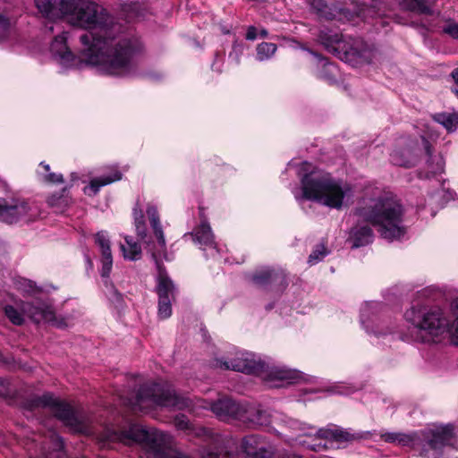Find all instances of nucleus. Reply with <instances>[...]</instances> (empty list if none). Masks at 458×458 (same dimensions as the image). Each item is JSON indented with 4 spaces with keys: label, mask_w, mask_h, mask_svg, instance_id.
Segmentation results:
<instances>
[{
    "label": "nucleus",
    "mask_w": 458,
    "mask_h": 458,
    "mask_svg": "<svg viewBox=\"0 0 458 458\" xmlns=\"http://www.w3.org/2000/svg\"><path fill=\"white\" fill-rule=\"evenodd\" d=\"M60 16L76 27L97 30L83 34L80 40L86 61L106 75L128 77L137 71L140 39L126 33L123 26L102 5L90 0H70Z\"/></svg>",
    "instance_id": "f257e3e1"
},
{
    "label": "nucleus",
    "mask_w": 458,
    "mask_h": 458,
    "mask_svg": "<svg viewBox=\"0 0 458 458\" xmlns=\"http://www.w3.org/2000/svg\"><path fill=\"white\" fill-rule=\"evenodd\" d=\"M103 446L109 443L122 442L126 445L139 443L145 450L148 458H191L182 454L174 445V438L157 428H146L140 425H131L128 429L106 428L98 437ZM201 458H228L221 454L204 451Z\"/></svg>",
    "instance_id": "f03ea898"
},
{
    "label": "nucleus",
    "mask_w": 458,
    "mask_h": 458,
    "mask_svg": "<svg viewBox=\"0 0 458 458\" xmlns=\"http://www.w3.org/2000/svg\"><path fill=\"white\" fill-rule=\"evenodd\" d=\"M451 311L454 318L450 328L451 338L458 345V297L451 303ZM404 318L408 327L402 334V339L407 342H436L449 330V321L439 307L411 308L405 312Z\"/></svg>",
    "instance_id": "7ed1b4c3"
},
{
    "label": "nucleus",
    "mask_w": 458,
    "mask_h": 458,
    "mask_svg": "<svg viewBox=\"0 0 458 458\" xmlns=\"http://www.w3.org/2000/svg\"><path fill=\"white\" fill-rule=\"evenodd\" d=\"M298 174L301 177V194L293 192L298 201L308 199L330 208L341 209L353 196L349 183L333 178L323 170L313 169L308 162L301 164Z\"/></svg>",
    "instance_id": "20e7f679"
},
{
    "label": "nucleus",
    "mask_w": 458,
    "mask_h": 458,
    "mask_svg": "<svg viewBox=\"0 0 458 458\" xmlns=\"http://www.w3.org/2000/svg\"><path fill=\"white\" fill-rule=\"evenodd\" d=\"M355 214L359 220L369 223L388 241L399 240L405 233L402 206L377 189L362 198Z\"/></svg>",
    "instance_id": "39448f33"
},
{
    "label": "nucleus",
    "mask_w": 458,
    "mask_h": 458,
    "mask_svg": "<svg viewBox=\"0 0 458 458\" xmlns=\"http://www.w3.org/2000/svg\"><path fill=\"white\" fill-rule=\"evenodd\" d=\"M147 215L157 240V249L152 252V258L157 270L156 292L158 296V317L166 319L172 315V301L174 300L176 288L160 262L162 257L165 260L168 258L165 253V239L157 208L149 205L147 208Z\"/></svg>",
    "instance_id": "423d86ee"
},
{
    "label": "nucleus",
    "mask_w": 458,
    "mask_h": 458,
    "mask_svg": "<svg viewBox=\"0 0 458 458\" xmlns=\"http://www.w3.org/2000/svg\"><path fill=\"white\" fill-rule=\"evenodd\" d=\"M215 366L224 369L257 375L269 387L280 386L281 385L276 383V381L293 383L302 379V375L300 371L279 367L269 368L259 357L247 352H237L235 356L228 360H216Z\"/></svg>",
    "instance_id": "0eeeda50"
},
{
    "label": "nucleus",
    "mask_w": 458,
    "mask_h": 458,
    "mask_svg": "<svg viewBox=\"0 0 458 458\" xmlns=\"http://www.w3.org/2000/svg\"><path fill=\"white\" fill-rule=\"evenodd\" d=\"M188 398L176 394L170 386L152 383L140 386L135 397L130 400L133 411L148 412L157 407L182 410L189 406Z\"/></svg>",
    "instance_id": "6e6552de"
},
{
    "label": "nucleus",
    "mask_w": 458,
    "mask_h": 458,
    "mask_svg": "<svg viewBox=\"0 0 458 458\" xmlns=\"http://www.w3.org/2000/svg\"><path fill=\"white\" fill-rule=\"evenodd\" d=\"M30 409L43 407L49 408L62 423L75 433L89 434V420L82 412L74 411L68 403L55 397L50 393H46L41 396L31 400Z\"/></svg>",
    "instance_id": "1a4fd4ad"
},
{
    "label": "nucleus",
    "mask_w": 458,
    "mask_h": 458,
    "mask_svg": "<svg viewBox=\"0 0 458 458\" xmlns=\"http://www.w3.org/2000/svg\"><path fill=\"white\" fill-rule=\"evenodd\" d=\"M37 202L21 198L0 199V221L8 225L30 223L39 218Z\"/></svg>",
    "instance_id": "9d476101"
},
{
    "label": "nucleus",
    "mask_w": 458,
    "mask_h": 458,
    "mask_svg": "<svg viewBox=\"0 0 458 458\" xmlns=\"http://www.w3.org/2000/svg\"><path fill=\"white\" fill-rule=\"evenodd\" d=\"M275 420H279L286 428L296 434V437H292V438L295 440L301 436H315L318 438L335 441H349L352 438L349 432L338 428L316 429L310 425L282 414H276L275 416Z\"/></svg>",
    "instance_id": "9b49d317"
},
{
    "label": "nucleus",
    "mask_w": 458,
    "mask_h": 458,
    "mask_svg": "<svg viewBox=\"0 0 458 458\" xmlns=\"http://www.w3.org/2000/svg\"><path fill=\"white\" fill-rule=\"evenodd\" d=\"M21 309L35 323L45 322L59 328L67 327L64 318H56L55 309L48 301L36 299L32 301H21Z\"/></svg>",
    "instance_id": "f8f14e48"
},
{
    "label": "nucleus",
    "mask_w": 458,
    "mask_h": 458,
    "mask_svg": "<svg viewBox=\"0 0 458 458\" xmlns=\"http://www.w3.org/2000/svg\"><path fill=\"white\" fill-rule=\"evenodd\" d=\"M68 33L62 32L55 36L50 44V53L53 59L64 69H81L85 64H89L85 56L84 60L76 56L67 45Z\"/></svg>",
    "instance_id": "ddd939ff"
},
{
    "label": "nucleus",
    "mask_w": 458,
    "mask_h": 458,
    "mask_svg": "<svg viewBox=\"0 0 458 458\" xmlns=\"http://www.w3.org/2000/svg\"><path fill=\"white\" fill-rule=\"evenodd\" d=\"M320 43L325 48L344 61H349L352 57L360 55V51L355 43L347 41L342 34L329 30H323L318 36Z\"/></svg>",
    "instance_id": "4468645a"
},
{
    "label": "nucleus",
    "mask_w": 458,
    "mask_h": 458,
    "mask_svg": "<svg viewBox=\"0 0 458 458\" xmlns=\"http://www.w3.org/2000/svg\"><path fill=\"white\" fill-rule=\"evenodd\" d=\"M380 308V303L369 301L365 302L360 309V323L369 334H374L375 335L386 334L383 321L378 316Z\"/></svg>",
    "instance_id": "2eb2a0df"
},
{
    "label": "nucleus",
    "mask_w": 458,
    "mask_h": 458,
    "mask_svg": "<svg viewBox=\"0 0 458 458\" xmlns=\"http://www.w3.org/2000/svg\"><path fill=\"white\" fill-rule=\"evenodd\" d=\"M191 235L194 242L199 245V248L206 253L207 257L216 258L219 256V249L208 222L202 221Z\"/></svg>",
    "instance_id": "dca6fc26"
},
{
    "label": "nucleus",
    "mask_w": 458,
    "mask_h": 458,
    "mask_svg": "<svg viewBox=\"0 0 458 458\" xmlns=\"http://www.w3.org/2000/svg\"><path fill=\"white\" fill-rule=\"evenodd\" d=\"M420 148L412 140L400 143L391 153V162L399 166L411 167L415 165Z\"/></svg>",
    "instance_id": "f3484780"
},
{
    "label": "nucleus",
    "mask_w": 458,
    "mask_h": 458,
    "mask_svg": "<svg viewBox=\"0 0 458 458\" xmlns=\"http://www.w3.org/2000/svg\"><path fill=\"white\" fill-rule=\"evenodd\" d=\"M311 9L319 18L325 20H350L352 14L350 11L340 8L336 4L328 5L324 0H310Z\"/></svg>",
    "instance_id": "a211bd4d"
},
{
    "label": "nucleus",
    "mask_w": 458,
    "mask_h": 458,
    "mask_svg": "<svg viewBox=\"0 0 458 458\" xmlns=\"http://www.w3.org/2000/svg\"><path fill=\"white\" fill-rule=\"evenodd\" d=\"M95 242L101 251L102 267L101 276L105 279V284L107 285L108 277L113 267V257L110 247V240L107 232L101 231L95 235Z\"/></svg>",
    "instance_id": "6ab92c4d"
},
{
    "label": "nucleus",
    "mask_w": 458,
    "mask_h": 458,
    "mask_svg": "<svg viewBox=\"0 0 458 458\" xmlns=\"http://www.w3.org/2000/svg\"><path fill=\"white\" fill-rule=\"evenodd\" d=\"M211 411L223 420L229 419H243V406L230 398L219 399L210 405Z\"/></svg>",
    "instance_id": "aec40b11"
},
{
    "label": "nucleus",
    "mask_w": 458,
    "mask_h": 458,
    "mask_svg": "<svg viewBox=\"0 0 458 458\" xmlns=\"http://www.w3.org/2000/svg\"><path fill=\"white\" fill-rule=\"evenodd\" d=\"M428 131L420 136L423 148L428 158L426 162V167L428 174L432 175L440 174L445 169V160L442 155H432L430 150V144L427 138H434L436 135L433 133L431 126H428Z\"/></svg>",
    "instance_id": "412c9836"
},
{
    "label": "nucleus",
    "mask_w": 458,
    "mask_h": 458,
    "mask_svg": "<svg viewBox=\"0 0 458 458\" xmlns=\"http://www.w3.org/2000/svg\"><path fill=\"white\" fill-rule=\"evenodd\" d=\"M242 448L250 458H267L272 454L268 445L255 435L245 437L242 439Z\"/></svg>",
    "instance_id": "4be33fe9"
},
{
    "label": "nucleus",
    "mask_w": 458,
    "mask_h": 458,
    "mask_svg": "<svg viewBox=\"0 0 458 458\" xmlns=\"http://www.w3.org/2000/svg\"><path fill=\"white\" fill-rule=\"evenodd\" d=\"M174 425L178 429L186 431L189 436L202 438L204 441L216 442V437L210 429L192 425L183 414L174 418Z\"/></svg>",
    "instance_id": "5701e85b"
},
{
    "label": "nucleus",
    "mask_w": 458,
    "mask_h": 458,
    "mask_svg": "<svg viewBox=\"0 0 458 458\" xmlns=\"http://www.w3.org/2000/svg\"><path fill=\"white\" fill-rule=\"evenodd\" d=\"M373 238V231L368 225L357 223L351 229L347 241L352 244V248H360L371 243Z\"/></svg>",
    "instance_id": "b1692460"
},
{
    "label": "nucleus",
    "mask_w": 458,
    "mask_h": 458,
    "mask_svg": "<svg viewBox=\"0 0 458 458\" xmlns=\"http://www.w3.org/2000/svg\"><path fill=\"white\" fill-rule=\"evenodd\" d=\"M70 0H34L38 12L48 19L60 17Z\"/></svg>",
    "instance_id": "393cba45"
},
{
    "label": "nucleus",
    "mask_w": 458,
    "mask_h": 458,
    "mask_svg": "<svg viewBox=\"0 0 458 458\" xmlns=\"http://www.w3.org/2000/svg\"><path fill=\"white\" fill-rule=\"evenodd\" d=\"M310 54L315 57L317 67H318V76L332 82L335 81L336 75L338 73V70L336 66L328 62L327 59L324 58L318 54L310 51Z\"/></svg>",
    "instance_id": "a878e982"
},
{
    "label": "nucleus",
    "mask_w": 458,
    "mask_h": 458,
    "mask_svg": "<svg viewBox=\"0 0 458 458\" xmlns=\"http://www.w3.org/2000/svg\"><path fill=\"white\" fill-rule=\"evenodd\" d=\"M242 414L243 419L241 420L248 421L252 426H264L271 421L270 414L258 407H243Z\"/></svg>",
    "instance_id": "bb28decb"
},
{
    "label": "nucleus",
    "mask_w": 458,
    "mask_h": 458,
    "mask_svg": "<svg viewBox=\"0 0 458 458\" xmlns=\"http://www.w3.org/2000/svg\"><path fill=\"white\" fill-rule=\"evenodd\" d=\"M121 178L122 174L117 170H114L111 175L94 178L89 182V184L84 188V193L89 196L96 195L101 187L119 181Z\"/></svg>",
    "instance_id": "cd10ccee"
},
{
    "label": "nucleus",
    "mask_w": 458,
    "mask_h": 458,
    "mask_svg": "<svg viewBox=\"0 0 458 458\" xmlns=\"http://www.w3.org/2000/svg\"><path fill=\"white\" fill-rule=\"evenodd\" d=\"M283 279L284 276L282 273L267 267L257 270L252 276V282L259 286H266L274 281Z\"/></svg>",
    "instance_id": "c85d7f7f"
},
{
    "label": "nucleus",
    "mask_w": 458,
    "mask_h": 458,
    "mask_svg": "<svg viewBox=\"0 0 458 458\" xmlns=\"http://www.w3.org/2000/svg\"><path fill=\"white\" fill-rule=\"evenodd\" d=\"M435 0H401V6L408 11L417 13H431V5Z\"/></svg>",
    "instance_id": "c756f323"
},
{
    "label": "nucleus",
    "mask_w": 458,
    "mask_h": 458,
    "mask_svg": "<svg viewBox=\"0 0 458 458\" xmlns=\"http://www.w3.org/2000/svg\"><path fill=\"white\" fill-rule=\"evenodd\" d=\"M124 240L126 244L120 245L123 258L131 261L140 259L141 258L140 245L134 242L131 236H125Z\"/></svg>",
    "instance_id": "7c9ffc66"
},
{
    "label": "nucleus",
    "mask_w": 458,
    "mask_h": 458,
    "mask_svg": "<svg viewBox=\"0 0 458 458\" xmlns=\"http://www.w3.org/2000/svg\"><path fill=\"white\" fill-rule=\"evenodd\" d=\"M452 198L453 195L449 191L439 188L435 192L429 194L428 203L431 209H433L434 208L443 207Z\"/></svg>",
    "instance_id": "2f4dec72"
},
{
    "label": "nucleus",
    "mask_w": 458,
    "mask_h": 458,
    "mask_svg": "<svg viewBox=\"0 0 458 458\" xmlns=\"http://www.w3.org/2000/svg\"><path fill=\"white\" fill-rule=\"evenodd\" d=\"M435 121L452 131L458 127V113H442L435 115Z\"/></svg>",
    "instance_id": "473e14b6"
},
{
    "label": "nucleus",
    "mask_w": 458,
    "mask_h": 458,
    "mask_svg": "<svg viewBox=\"0 0 458 458\" xmlns=\"http://www.w3.org/2000/svg\"><path fill=\"white\" fill-rule=\"evenodd\" d=\"M18 306L19 308L13 305H6L4 307V314L13 325L21 326L24 323V316L26 315L21 309V302Z\"/></svg>",
    "instance_id": "72a5a7b5"
},
{
    "label": "nucleus",
    "mask_w": 458,
    "mask_h": 458,
    "mask_svg": "<svg viewBox=\"0 0 458 458\" xmlns=\"http://www.w3.org/2000/svg\"><path fill=\"white\" fill-rule=\"evenodd\" d=\"M276 49V44L262 42L257 46V59L260 62L268 60L275 55Z\"/></svg>",
    "instance_id": "f704fd0d"
},
{
    "label": "nucleus",
    "mask_w": 458,
    "mask_h": 458,
    "mask_svg": "<svg viewBox=\"0 0 458 458\" xmlns=\"http://www.w3.org/2000/svg\"><path fill=\"white\" fill-rule=\"evenodd\" d=\"M329 251L324 244H318L315 247L312 252L310 254L308 258V263L310 266L316 265L319 261H321L326 256H327Z\"/></svg>",
    "instance_id": "c9c22d12"
},
{
    "label": "nucleus",
    "mask_w": 458,
    "mask_h": 458,
    "mask_svg": "<svg viewBox=\"0 0 458 458\" xmlns=\"http://www.w3.org/2000/svg\"><path fill=\"white\" fill-rule=\"evenodd\" d=\"M17 289L25 295H34L38 292L36 284L26 278H21L16 283Z\"/></svg>",
    "instance_id": "e433bc0d"
},
{
    "label": "nucleus",
    "mask_w": 458,
    "mask_h": 458,
    "mask_svg": "<svg viewBox=\"0 0 458 458\" xmlns=\"http://www.w3.org/2000/svg\"><path fill=\"white\" fill-rule=\"evenodd\" d=\"M441 30L444 34L458 40V22L454 20H447L441 27Z\"/></svg>",
    "instance_id": "4c0bfd02"
},
{
    "label": "nucleus",
    "mask_w": 458,
    "mask_h": 458,
    "mask_svg": "<svg viewBox=\"0 0 458 458\" xmlns=\"http://www.w3.org/2000/svg\"><path fill=\"white\" fill-rule=\"evenodd\" d=\"M134 219H135V227L138 236L141 239H144L147 235V229L145 226L143 216L141 212L138 214L136 210L134 211Z\"/></svg>",
    "instance_id": "58836bf2"
},
{
    "label": "nucleus",
    "mask_w": 458,
    "mask_h": 458,
    "mask_svg": "<svg viewBox=\"0 0 458 458\" xmlns=\"http://www.w3.org/2000/svg\"><path fill=\"white\" fill-rule=\"evenodd\" d=\"M11 31V22L8 18L0 13V41L7 38Z\"/></svg>",
    "instance_id": "ea45409f"
},
{
    "label": "nucleus",
    "mask_w": 458,
    "mask_h": 458,
    "mask_svg": "<svg viewBox=\"0 0 458 458\" xmlns=\"http://www.w3.org/2000/svg\"><path fill=\"white\" fill-rule=\"evenodd\" d=\"M49 206L55 207L58 210H62L64 206L67 205L68 200L66 198L63 196H57L56 194H53L47 199Z\"/></svg>",
    "instance_id": "a19ab883"
},
{
    "label": "nucleus",
    "mask_w": 458,
    "mask_h": 458,
    "mask_svg": "<svg viewBox=\"0 0 458 458\" xmlns=\"http://www.w3.org/2000/svg\"><path fill=\"white\" fill-rule=\"evenodd\" d=\"M257 38V29L254 26H250L247 30L246 39L255 40Z\"/></svg>",
    "instance_id": "79ce46f5"
},
{
    "label": "nucleus",
    "mask_w": 458,
    "mask_h": 458,
    "mask_svg": "<svg viewBox=\"0 0 458 458\" xmlns=\"http://www.w3.org/2000/svg\"><path fill=\"white\" fill-rule=\"evenodd\" d=\"M47 180L51 182H63V175L60 174L49 173Z\"/></svg>",
    "instance_id": "37998d69"
},
{
    "label": "nucleus",
    "mask_w": 458,
    "mask_h": 458,
    "mask_svg": "<svg viewBox=\"0 0 458 458\" xmlns=\"http://www.w3.org/2000/svg\"><path fill=\"white\" fill-rule=\"evenodd\" d=\"M451 76L455 83V87L453 91L458 97V67L452 72Z\"/></svg>",
    "instance_id": "c03bdc74"
},
{
    "label": "nucleus",
    "mask_w": 458,
    "mask_h": 458,
    "mask_svg": "<svg viewBox=\"0 0 458 458\" xmlns=\"http://www.w3.org/2000/svg\"><path fill=\"white\" fill-rule=\"evenodd\" d=\"M242 45H234L233 46V53H236L235 60L238 64L240 62L239 55L242 53Z\"/></svg>",
    "instance_id": "a18cd8bd"
},
{
    "label": "nucleus",
    "mask_w": 458,
    "mask_h": 458,
    "mask_svg": "<svg viewBox=\"0 0 458 458\" xmlns=\"http://www.w3.org/2000/svg\"><path fill=\"white\" fill-rule=\"evenodd\" d=\"M5 392H6V387L4 386V381L2 378H0V394H5Z\"/></svg>",
    "instance_id": "49530a36"
},
{
    "label": "nucleus",
    "mask_w": 458,
    "mask_h": 458,
    "mask_svg": "<svg viewBox=\"0 0 458 458\" xmlns=\"http://www.w3.org/2000/svg\"><path fill=\"white\" fill-rule=\"evenodd\" d=\"M324 448H325V445H322L321 444L314 445L310 446V449L314 450V451H320L321 449H324Z\"/></svg>",
    "instance_id": "de8ad7c7"
},
{
    "label": "nucleus",
    "mask_w": 458,
    "mask_h": 458,
    "mask_svg": "<svg viewBox=\"0 0 458 458\" xmlns=\"http://www.w3.org/2000/svg\"><path fill=\"white\" fill-rule=\"evenodd\" d=\"M45 28H46V30H47V31H49V32H53V31H54V30H55V28H54V24H53L52 22H48V23H47V24H46V26H45Z\"/></svg>",
    "instance_id": "09e8293b"
},
{
    "label": "nucleus",
    "mask_w": 458,
    "mask_h": 458,
    "mask_svg": "<svg viewBox=\"0 0 458 458\" xmlns=\"http://www.w3.org/2000/svg\"><path fill=\"white\" fill-rule=\"evenodd\" d=\"M260 36H261L262 38H267V37L268 36V32H267V30H265V29L261 30H260Z\"/></svg>",
    "instance_id": "8fccbe9b"
},
{
    "label": "nucleus",
    "mask_w": 458,
    "mask_h": 458,
    "mask_svg": "<svg viewBox=\"0 0 458 458\" xmlns=\"http://www.w3.org/2000/svg\"><path fill=\"white\" fill-rule=\"evenodd\" d=\"M40 165L44 167V169H45L47 172H49V170H50V166H49V165L45 164V163H41Z\"/></svg>",
    "instance_id": "3c124183"
}]
</instances>
